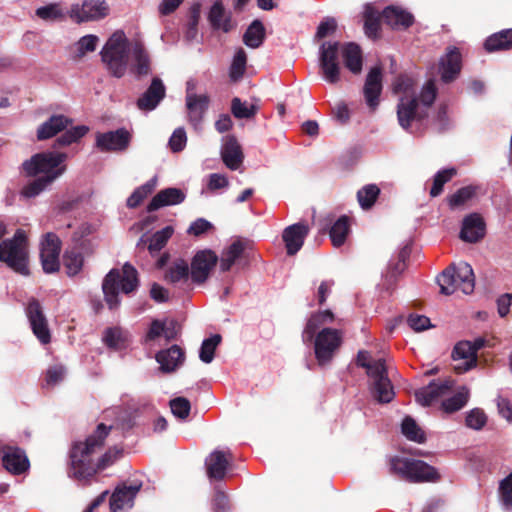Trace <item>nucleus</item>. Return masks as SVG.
I'll return each instance as SVG.
<instances>
[{
	"instance_id": "61",
	"label": "nucleus",
	"mask_w": 512,
	"mask_h": 512,
	"mask_svg": "<svg viewBox=\"0 0 512 512\" xmlns=\"http://www.w3.org/2000/svg\"><path fill=\"white\" fill-rule=\"evenodd\" d=\"M164 332V323L163 320L154 319L152 320L146 335L144 337V343L146 345H151L161 336H163Z\"/></svg>"
},
{
	"instance_id": "1",
	"label": "nucleus",
	"mask_w": 512,
	"mask_h": 512,
	"mask_svg": "<svg viewBox=\"0 0 512 512\" xmlns=\"http://www.w3.org/2000/svg\"><path fill=\"white\" fill-rule=\"evenodd\" d=\"M100 55L108 72L116 78H122L127 71L136 79L151 74V57L144 43L129 40L121 30L109 37Z\"/></svg>"
},
{
	"instance_id": "39",
	"label": "nucleus",
	"mask_w": 512,
	"mask_h": 512,
	"mask_svg": "<svg viewBox=\"0 0 512 512\" xmlns=\"http://www.w3.org/2000/svg\"><path fill=\"white\" fill-rule=\"evenodd\" d=\"M484 47L488 52L509 50L512 48V29L504 30L489 36Z\"/></svg>"
},
{
	"instance_id": "17",
	"label": "nucleus",
	"mask_w": 512,
	"mask_h": 512,
	"mask_svg": "<svg viewBox=\"0 0 512 512\" xmlns=\"http://www.w3.org/2000/svg\"><path fill=\"white\" fill-rule=\"evenodd\" d=\"M382 79L383 75L380 67L371 68L365 79L363 95L367 106L372 111H375L380 103L383 88Z\"/></svg>"
},
{
	"instance_id": "49",
	"label": "nucleus",
	"mask_w": 512,
	"mask_h": 512,
	"mask_svg": "<svg viewBox=\"0 0 512 512\" xmlns=\"http://www.w3.org/2000/svg\"><path fill=\"white\" fill-rule=\"evenodd\" d=\"M174 233V229L172 226H166L163 229L155 232L150 238H149V244L148 249L150 253H157L159 252L168 240L171 238V236Z\"/></svg>"
},
{
	"instance_id": "45",
	"label": "nucleus",
	"mask_w": 512,
	"mask_h": 512,
	"mask_svg": "<svg viewBox=\"0 0 512 512\" xmlns=\"http://www.w3.org/2000/svg\"><path fill=\"white\" fill-rule=\"evenodd\" d=\"M402 434L410 441H414L416 443H424L425 442V433L418 426L416 421L410 417L406 416L401 424Z\"/></svg>"
},
{
	"instance_id": "40",
	"label": "nucleus",
	"mask_w": 512,
	"mask_h": 512,
	"mask_svg": "<svg viewBox=\"0 0 512 512\" xmlns=\"http://www.w3.org/2000/svg\"><path fill=\"white\" fill-rule=\"evenodd\" d=\"M265 29L260 20H254L243 35V42L250 48H258L264 40Z\"/></svg>"
},
{
	"instance_id": "8",
	"label": "nucleus",
	"mask_w": 512,
	"mask_h": 512,
	"mask_svg": "<svg viewBox=\"0 0 512 512\" xmlns=\"http://www.w3.org/2000/svg\"><path fill=\"white\" fill-rule=\"evenodd\" d=\"M437 283L444 295H451L457 290L469 295L475 288L473 269L467 262L453 264L437 277Z\"/></svg>"
},
{
	"instance_id": "57",
	"label": "nucleus",
	"mask_w": 512,
	"mask_h": 512,
	"mask_svg": "<svg viewBox=\"0 0 512 512\" xmlns=\"http://www.w3.org/2000/svg\"><path fill=\"white\" fill-rule=\"evenodd\" d=\"M499 494L506 509H512V472L499 483Z\"/></svg>"
},
{
	"instance_id": "48",
	"label": "nucleus",
	"mask_w": 512,
	"mask_h": 512,
	"mask_svg": "<svg viewBox=\"0 0 512 512\" xmlns=\"http://www.w3.org/2000/svg\"><path fill=\"white\" fill-rule=\"evenodd\" d=\"M475 186H465L458 189L455 193L449 196L448 204L451 209L459 208L465 205L476 195Z\"/></svg>"
},
{
	"instance_id": "15",
	"label": "nucleus",
	"mask_w": 512,
	"mask_h": 512,
	"mask_svg": "<svg viewBox=\"0 0 512 512\" xmlns=\"http://www.w3.org/2000/svg\"><path fill=\"white\" fill-rule=\"evenodd\" d=\"M108 13L104 0H85L82 5L75 4L70 9V17L77 22L97 20Z\"/></svg>"
},
{
	"instance_id": "29",
	"label": "nucleus",
	"mask_w": 512,
	"mask_h": 512,
	"mask_svg": "<svg viewBox=\"0 0 512 512\" xmlns=\"http://www.w3.org/2000/svg\"><path fill=\"white\" fill-rule=\"evenodd\" d=\"M230 452L213 451L205 461L207 475L210 479L222 480L229 465Z\"/></svg>"
},
{
	"instance_id": "34",
	"label": "nucleus",
	"mask_w": 512,
	"mask_h": 512,
	"mask_svg": "<svg viewBox=\"0 0 512 512\" xmlns=\"http://www.w3.org/2000/svg\"><path fill=\"white\" fill-rule=\"evenodd\" d=\"M408 255H409V252L407 251V249L403 248L399 252L397 259L391 260L388 263L387 269H386L385 273H383V284H382L386 290H390L394 286V284L397 280V277L405 270V268H406L405 260L408 257Z\"/></svg>"
},
{
	"instance_id": "5",
	"label": "nucleus",
	"mask_w": 512,
	"mask_h": 512,
	"mask_svg": "<svg viewBox=\"0 0 512 512\" xmlns=\"http://www.w3.org/2000/svg\"><path fill=\"white\" fill-rule=\"evenodd\" d=\"M138 286V272L130 263H125L121 271L112 269L102 283L104 298L109 309H116L120 305L119 291L130 294Z\"/></svg>"
},
{
	"instance_id": "13",
	"label": "nucleus",
	"mask_w": 512,
	"mask_h": 512,
	"mask_svg": "<svg viewBox=\"0 0 512 512\" xmlns=\"http://www.w3.org/2000/svg\"><path fill=\"white\" fill-rule=\"evenodd\" d=\"M26 315L30 323L33 334L41 344H48L51 340V333L47 319L43 313L40 303L36 299H31L26 307Z\"/></svg>"
},
{
	"instance_id": "25",
	"label": "nucleus",
	"mask_w": 512,
	"mask_h": 512,
	"mask_svg": "<svg viewBox=\"0 0 512 512\" xmlns=\"http://www.w3.org/2000/svg\"><path fill=\"white\" fill-rule=\"evenodd\" d=\"M461 70V53L456 47L448 49L440 59L439 71L443 82L454 80Z\"/></svg>"
},
{
	"instance_id": "37",
	"label": "nucleus",
	"mask_w": 512,
	"mask_h": 512,
	"mask_svg": "<svg viewBox=\"0 0 512 512\" xmlns=\"http://www.w3.org/2000/svg\"><path fill=\"white\" fill-rule=\"evenodd\" d=\"M189 277H191V270H189L188 263L182 259L174 261L165 272V280L173 284H185Z\"/></svg>"
},
{
	"instance_id": "63",
	"label": "nucleus",
	"mask_w": 512,
	"mask_h": 512,
	"mask_svg": "<svg viewBox=\"0 0 512 512\" xmlns=\"http://www.w3.org/2000/svg\"><path fill=\"white\" fill-rule=\"evenodd\" d=\"M407 323L416 332H421L431 327L430 319L424 315L410 314Z\"/></svg>"
},
{
	"instance_id": "10",
	"label": "nucleus",
	"mask_w": 512,
	"mask_h": 512,
	"mask_svg": "<svg viewBox=\"0 0 512 512\" xmlns=\"http://www.w3.org/2000/svg\"><path fill=\"white\" fill-rule=\"evenodd\" d=\"M67 158L65 153L42 152L33 155L23 162V170L28 176L47 179L53 177V182L66 170L63 164Z\"/></svg>"
},
{
	"instance_id": "53",
	"label": "nucleus",
	"mask_w": 512,
	"mask_h": 512,
	"mask_svg": "<svg viewBox=\"0 0 512 512\" xmlns=\"http://www.w3.org/2000/svg\"><path fill=\"white\" fill-rule=\"evenodd\" d=\"M257 110L256 105H248L238 97H234L231 101V112L237 119H250L255 116Z\"/></svg>"
},
{
	"instance_id": "23",
	"label": "nucleus",
	"mask_w": 512,
	"mask_h": 512,
	"mask_svg": "<svg viewBox=\"0 0 512 512\" xmlns=\"http://www.w3.org/2000/svg\"><path fill=\"white\" fill-rule=\"evenodd\" d=\"M484 235L485 222L479 214L472 213L463 219L462 228L460 231V238L463 241L475 243L482 239Z\"/></svg>"
},
{
	"instance_id": "32",
	"label": "nucleus",
	"mask_w": 512,
	"mask_h": 512,
	"mask_svg": "<svg viewBox=\"0 0 512 512\" xmlns=\"http://www.w3.org/2000/svg\"><path fill=\"white\" fill-rule=\"evenodd\" d=\"M224 164L231 170H237L243 162V153L234 136H228L221 148Z\"/></svg>"
},
{
	"instance_id": "20",
	"label": "nucleus",
	"mask_w": 512,
	"mask_h": 512,
	"mask_svg": "<svg viewBox=\"0 0 512 512\" xmlns=\"http://www.w3.org/2000/svg\"><path fill=\"white\" fill-rule=\"evenodd\" d=\"M309 231V226L304 222L292 224L283 230L282 239L288 255H294L302 248Z\"/></svg>"
},
{
	"instance_id": "6",
	"label": "nucleus",
	"mask_w": 512,
	"mask_h": 512,
	"mask_svg": "<svg viewBox=\"0 0 512 512\" xmlns=\"http://www.w3.org/2000/svg\"><path fill=\"white\" fill-rule=\"evenodd\" d=\"M72 123L71 118L62 114H54L38 127L37 139L40 141L47 140L64 131L56 139L54 147H64L76 143L88 133L89 128L85 125H77L68 129Z\"/></svg>"
},
{
	"instance_id": "51",
	"label": "nucleus",
	"mask_w": 512,
	"mask_h": 512,
	"mask_svg": "<svg viewBox=\"0 0 512 512\" xmlns=\"http://www.w3.org/2000/svg\"><path fill=\"white\" fill-rule=\"evenodd\" d=\"M380 194V189L375 184H368L357 192L358 202L363 209L371 208Z\"/></svg>"
},
{
	"instance_id": "11",
	"label": "nucleus",
	"mask_w": 512,
	"mask_h": 512,
	"mask_svg": "<svg viewBox=\"0 0 512 512\" xmlns=\"http://www.w3.org/2000/svg\"><path fill=\"white\" fill-rule=\"evenodd\" d=\"M339 42H324L319 50V62L323 79L335 84L340 80Z\"/></svg>"
},
{
	"instance_id": "14",
	"label": "nucleus",
	"mask_w": 512,
	"mask_h": 512,
	"mask_svg": "<svg viewBox=\"0 0 512 512\" xmlns=\"http://www.w3.org/2000/svg\"><path fill=\"white\" fill-rule=\"evenodd\" d=\"M218 262V255L209 249L198 251L191 262V279L194 283H204L210 271Z\"/></svg>"
},
{
	"instance_id": "9",
	"label": "nucleus",
	"mask_w": 512,
	"mask_h": 512,
	"mask_svg": "<svg viewBox=\"0 0 512 512\" xmlns=\"http://www.w3.org/2000/svg\"><path fill=\"white\" fill-rule=\"evenodd\" d=\"M390 472L409 482H436L440 479L437 470L422 460L394 456L389 462Z\"/></svg>"
},
{
	"instance_id": "24",
	"label": "nucleus",
	"mask_w": 512,
	"mask_h": 512,
	"mask_svg": "<svg viewBox=\"0 0 512 512\" xmlns=\"http://www.w3.org/2000/svg\"><path fill=\"white\" fill-rule=\"evenodd\" d=\"M185 198V192L179 188L169 187L162 189L149 202L147 211L153 212L165 206L181 204Z\"/></svg>"
},
{
	"instance_id": "43",
	"label": "nucleus",
	"mask_w": 512,
	"mask_h": 512,
	"mask_svg": "<svg viewBox=\"0 0 512 512\" xmlns=\"http://www.w3.org/2000/svg\"><path fill=\"white\" fill-rule=\"evenodd\" d=\"M157 177L154 176L143 185L136 188L127 199V207L136 208L140 203L151 194L157 186Z\"/></svg>"
},
{
	"instance_id": "59",
	"label": "nucleus",
	"mask_w": 512,
	"mask_h": 512,
	"mask_svg": "<svg viewBox=\"0 0 512 512\" xmlns=\"http://www.w3.org/2000/svg\"><path fill=\"white\" fill-rule=\"evenodd\" d=\"M186 143L187 136L183 127L175 129L168 142L170 149L175 153L182 151L185 148Z\"/></svg>"
},
{
	"instance_id": "44",
	"label": "nucleus",
	"mask_w": 512,
	"mask_h": 512,
	"mask_svg": "<svg viewBox=\"0 0 512 512\" xmlns=\"http://www.w3.org/2000/svg\"><path fill=\"white\" fill-rule=\"evenodd\" d=\"M247 64V55L243 48H239L232 59L230 68H229V77L233 82H237L242 79Z\"/></svg>"
},
{
	"instance_id": "30",
	"label": "nucleus",
	"mask_w": 512,
	"mask_h": 512,
	"mask_svg": "<svg viewBox=\"0 0 512 512\" xmlns=\"http://www.w3.org/2000/svg\"><path fill=\"white\" fill-rule=\"evenodd\" d=\"M450 388L449 381H432L429 385L416 392V398L423 406H430L440 397L446 395Z\"/></svg>"
},
{
	"instance_id": "42",
	"label": "nucleus",
	"mask_w": 512,
	"mask_h": 512,
	"mask_svg": "<svg viewBox=\"0 0 512 512\" xmlns=\"http://www.w3.org/2000/svg\"><path fill=\"white\" fill-rule=\"evenodd\" d=\"M349 230L350 228L348 217L343 215L340 218H338L332 225L329 232L332 244L335 247L342 246L348 236Z\"/></svg>"
},
{
	"instance_id": "3",
	"label": "nucleus",
	"mask_w": 512,
	"mask_h": 512,
	"mask_svg": "<svg viewBox=\"0 0 512 512\" xmlns=\"http://www.w3.org/2000/svg\"><path fill=\"white\" fill-rule=\"evenodd\" d=\"M111 426L101 423L95 432L87 437L85 442H75L70 450L69 477L84 483L91 478L97 470H103L111 465L121 451L110 449L103 454L97 463L93 461V454L102 447Z\"/></svg>"
},
{
	"instance_id": "12",
	"label": "nucleus",
	"mask_w": 512,
	"mask_h": 512,
	"mask_svg": "<svg viewBox=\"0 0 512 512\" xmlns=\"http://www.w3.org/2000/svg\"><path fill=\"white\" fill-rule=\"evenodd\" d=\"M60 251L61 241L59 237L52 232L46 233L40 243V259L46 273H54L59 270Z\"/></svg>"
},
{
	"instance_id": "50",
	"label": "nucleus",
	"mask_w": 512,
	"mask_h": 512,
	"mask_svg": "<svg viewBox=\"0 0 512 512\" xmlns=\"http://www.w3.org/2000/svg\"><path fill=\"white\" fill-rule=\"evenodd\" d=\"M221 339L219 334H214L203 340L199 351V358L202 362L209 364L213 361L215 350L221 343Z\"/></svg>"
},
{
	"instance_id": "35",
	"label": "nucleus",
	"mask_w": 512,
	"mask_h": 512,
	"mask_svg": "<svg viewBox=\"0 0 512 512\" xmlns=\"http://www.w3.org/2000/svg\"><path fill=\"white\" fill-rule=\"evenodd\" d=\"M345 66L354 74L362 69V53L359 45L353 42L346 43L341 49Z\"/></svg>"
},
{
	"instance_id": "7",
	"label": "nucleus",
	"mask_w": 512,
	"mask_h": 512,
	"mask_svg": "<svg viewBox=\"0 0 512 512\" xmlns=\"http://www.w3.org/2000/svg\"><path fill=\"white\" fill-rule=\"evenodd\" d=\"M0 262L18 274L29 275V250L24 230L18 229L12 238L0 243Z\"/></svg>"
},
{
	"instance_id": "16",
	"label": "nucleus",
	"mask_w": 512,
	"mask_h": 512,
	"mask_svg": "<svg viewBox=\"0 0 512 512\" xmlns=\"http://www.w3.org/2000/svg\"><path fill=\"white\" fill-rule=\"evenodd\" d=\"M141 487L142 484L140 482L117 486L110 498L111 512H124L127 509H131Z\"/></svg>"
},
{
	"instance_id": "38",
	"label": "nucleus",
	"mask_w": 512,
	"mask_h": 512,
	"mask_svg": "<svg viewBox=\"0 0 512 512\" xmlns=\"http://www.w3.org/2000/svg\"><path fill=\"white\" fill-rule=\"evenodd\" d=\"M364 32L367 37L375 39L380 32L381 14L371 4H366L363 12Z\"/></svg>"
},
{
	"instance_id": "33",
	"label": "nucleus",
	"mask_w": 512,
	"mask_h": 512,
	"mask_svg": "<svg viewBox=\"0 0 512 512\" xmlns=\"http://www.w3.org/2000/svg\"><path fill=\"white\" fill-rule=\"evenodd\" d=\"M382 17L387 25L396 30L407 29L414 22L411 13L395 6L386 7L383 10Z\"/></svg>"
},
{
	"instance_id": "55",
	"label": "nucleus",
	"mask_w": 512,
	"mask_h": 512,
	"mask_svg": "<svg viewBox=\"0 0 512 512\" xmlns=\"http://www.w3.org/2000/svg\"><path fill=\"white\" fill-rule=\"evenodd\" d=\"M209 21L213 28L229 30L228 21L224 20V9L221 3H214L209 12Z\"/></svg>"
},
{
	"instance_id": "36",
	"label": "nucleus",
	"mask_w": 512,
	"mask_h": 512,
	"mask_svg": "<svg viewBox=\"0 0 512 512\" xmlns=\"http://www.w3.org/2000/svg\"><path fill=\"white\" fill-rule=\"evenodd\" d=\"M70 11L63 7L61 3H49L38 7L35 15L45 22H60L66 19Z\"/></svg>"
},
{
	"instance_id": "26",
	"label": "nucleus",
	"mask_w": 512,
	"mask_h": 512,
	"mask_svg": "<svg viewBox=\"0 0 512 512\" xmlns=\"http://www.w3.org/2000/svg\"><path fill=\"white\" fill-rule=\"evenodd\" d=\"M156 361L160 364V370L164 373H172L182 366L185 360L184 351L178 345L159 351Z\"/></svg>"
},
{
	"instance_id": "28",
	"label": "nucleus",
	"mask_w": 512,
	"mask_h": 512,
	"mask_svg": "<svg viewBox=\"0 0 512 512\" xmlns=\"http://www.w3.org/2000/svg\"><path fill=\"white\" fill-rule=\"evenodd\" d=\"M245 253V244L240 239L233 241L225 247L218 257L219 268L221 272L229 271L234 265L238 264Z\"/></svg>"
},
{
	"instance_id": "47",
	"label": "nucleus",
	"mask_w": 512,
	"mask_h": 512,
	"mask_svg": "<svg viewBox=\"0 0 512 512\" xmlns=\"http://www.w3.org/2000/svg\"><path fill=\"white\" fill-rule=\"evenodd\" d=\"M83 255L77 250H68L63 256V264L69 276L78 274L83 267Z\"/></svg>"
},
{
	"instance_id": "58",
	"label": "nucleus",
	"mask_w": 512,
	"mask_h": 512,
	"mask_svg": "<svg viewBox=\"0 0 512 512\" xmlns=\"http://www.w3.org/2000/svg\"><path fill=\"white\" fill-rule=\"evenodd\" d=\"M466 425L474 430H480L482 429L486 422L487 417L483 410L479 408L472 409L466 416Z\"/></svg>"
},
{
	"instance_id": "21",
	"label": "nucleus",
	"mask_w": 512,
	"mask_h": 512,
	"mask_svg": "<svg viewBox=\"0 0 512 512\" xmlns=\"http://www.w3.org/2000/svg\"><path fill=\"white\" fill-rule=\"evenodd\" d=\"M166 95V88L159 77H154L147 90L138 98L137 107L142 111H153Z\"/></svg>"
},
{
	"instance_id": "60",
	"label": "nucleus",
	"mask_w": 512,
	"mask_h": 512,
	"mask_svg": "<svg viewBox=\"0 0 512 512\" xmlns=\"http://www.w3.org/2000/svg\"><path fill=\"white\" fill-rule=\"evenodd\" d=\"M99 38L96 35H85L81 37L76 43L77 52L79 56H84L88 52L96 50Z\"/></svg>"
},
{
	"instance_id": "64",
	"label": "nucleus",
	"mask_w": 512,
	"mask_h": 512,
	"mask_svg": "<svg viewBox=\"0 0 512 512\" xmlns=\"http://www.w3.org/2000/svg\"><path fill=\"white\" fill-rule=\"evenodd\" d=\"M212 507L214 512H228L230 508L228 496L218 488L215 489Z\"/></svg>"
},
{
	"instance_id": "41",
	"label": "nucleus",
	"mask_w": 512,
	"mask_h": 512,
	"mask_svg": "<svg viewBox=\"0 0 512 512\" xmlns=\"http://www.w3.org/2000/svg\"><path fill=\"white\" fill-rule=\"evenodd\" d=\"M373 397L380 403H389L394 398V390L388 377L373 381Z\"/></svg>"
},
{
	"instance_id": "18",
	"label": "nucleus",
	"mask_w": 512,
	"mask_h": 512,
	"mask_svg": "<svg viewBox=\"0 0 512 512\" xmlns=\"http://www.w3.org/2000/svg\"><path fill=\"white\" fill-rule=\"evenodd\" d=\"M130 139L129 132L120 128L115 131L98 133L96 135V146L103 152L123 151L129 146Z\"/></svg>"
},
{
	"instance_id": "31",
	"label": "nucleus",
	"mask_w": 512,
	"mask_h": 512,
	"mask_svg": "<svg viewBox=\"0 0 512 512\" xmlns=\"http://www.w3.org/2000/svg\"><path fill=\"white\" fill-rule=\"evenodd\" d=\"M130 334L120 326L106 328L102 333V342L114 351H122L129 345Z\"/></svg>"
},
{
	"instance_id": "56",
	"label": "nucleus",
	"mask_w": 512,
	"mask_h": 512,
	"mask_svg": "<svg viewBox=\"0 0 512 512\" xmlns=\"http://www.w3.org/2000/svg\"><path fill=\"white\" fill-rule=\"evenodd\" d=\"M170 408L176 418L185 420L189 416L191 404L188 399L184 397H177L170 401Z\"/></svg>"
},
{
	"instance_id": "2",
	"label": "nucleus",
	"mask_w": 512,
	"mask_h": 512,
	"mask_svg": "<svg viewBox=\"0 0 512 512\" xmlns=\"http://www.w3.org/2000/svg\"><path fill=\"white\" fill-rule=\"evenodd\" d=\"M393 93L398 95L397 118L399 125L406 131L413 123L421 124L435 101L437 88L433 80H428L417 92L415 80L406 74L399 75L393 83Z\"/></svg>"
},
{
	"instance_id": "52",
	"label": "nucleus",
	"mask_w": 512,
	"mask_h": 512,
	"mask_svg": "<svg viewBox=\"0 0 512 512\" xmlns=\"http://www.w3.org/2000/svg\"><path fill=\"white\" fill-rule=\"evenodd\" d=\"M468 398L469 390L462 387L456 394L442 402V408L448 413L458 411L467 403Z\"/></svg>"
},
{
	"instance_id": "62",
	"label": "nucleus",
	"mask_w": 512,
	"mask_h": 512,
	"mask_svg": "<svg viewBox=\"0 0 512 512\" xmlns=\"http://www.w3.org/2000/svg\"><path fill=\"white\" fill-rule=\"evenodd\" d=\"M365 369L367 370V374L373 378V381L388 377L383 359L372 361Z\"/></svg>"
},
{
	"instance_id": "46",
	"label": "nucleus",
	"mask_w": 512,
	"mask_h": 512,
	"mask_svg": "<svg viewBox=\"0 0 512 512\" xmlns=\"http://www.w3.org/2000/svg\"><path fill=\"white\" fill-rule=\"evenodd\" d=\"M53 183V177L42 179L40 177H35L31 182L27 183L21 189V196L25 198H34L45 191L48 187H50Z\"/></svg>"
},
{
	"instance_id": "54",
	"label": "nucleus",
	"mask_w": 512,
	"mask_h": 512,
	"mask_svg": "<svg viewBox=\"0 0 512 512\" xmlns=\"http://www.w3.org/2000/svg\"><path fill=\"white\" fill-rule=\"evenodd\" d=\"M455 174L456 170L454 168L438 171L434 176L433 185L430 190V195L432 197L440 195L443 190L444 184L450 181Z\"/></svg>"
},
{
	"instance_id": "19",
	"label": "nucleus",
	"mask_w": 512,
	"mask_h": 512,
	"mask_svg": "<svg viewBox=\"0 0 512 512\" xmlns=\"http://www.w3.org/2000/svg\"><path fill=\"white\" fill-rule=\"evenodd\" d=\"M209 107V97L206 94L197 95L195 93H187L186 108L188 112V122L196 131L202 129L204 115Z\"/></svg>"
},
{
	"instance_id": "22",
	"label": "nucleus",
	"mask_w": 512,
	"mask_h": 512,
	"mask_svg": "<svg viewBox=\"0 0 512 512\" xmlns=\"http://www.w3.org/2000/svg\"><path fill=\"white\" fill-rule=\"evenodd\" d=\"M4 468L13 475H20L30 468L29 459L24 450L19 447H8L3 454Z\"/></svg>"
},
{
	"instance_id": "4",
	"label": "nucleus",
	"mask_w": 512,
	"mask_h": 512,
	"mask_svg": "<svg viewBox=\"0 0 512 512\" xmlns=\"http://www.w3.org/2000/svg\"><path fill=\"white\" fill-rule=\"evenodd\" d=\"M334 314L330 310L314 313L308 319L303 332L302 340L305 344L314 342L315 358L320 366H324L333 359L342 343V333L333 328H322L324 324L332 323Z\"/></svg>"
},
{
	"instance_id": "27",
	"label": "nucleus",
	"mask_w": 512,
	"mask_h": 512,
	"mask_svg": "<svg viewBox=\"0 0 512 512\" xmlns=\"http://www.w3.org/2000/svg\"><path fill=\"white\" fill-rule=\"evenodd\" d=\"M452 357L454 360L465 361L463 364L454 366L457 373H464L474 367L477 363V355L474 352L471 341L469 340L458 342L454 347Z\"/></svg>"
}]
</instances>
